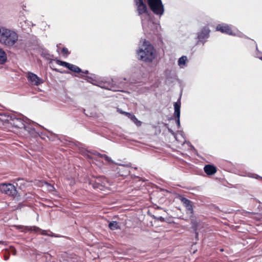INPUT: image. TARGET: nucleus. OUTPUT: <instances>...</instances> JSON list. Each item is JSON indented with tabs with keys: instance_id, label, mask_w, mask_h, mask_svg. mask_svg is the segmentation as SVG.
Returning a JSON list of instances; mask_svg holds the SVG:
<instances>
[{
	"instance_id": "nucleus-8",
	"label": "nucleus",
	"mask_w": 262,
	"mask_h": 262,
	"mask_svg": "<svg viewBox=\"0 0 262 262\" xmlns=\"http://www.w3.org/2000/svg\"><path fill=\"white\" fill-rule=\"evenodd\" d=\"M205 172L208 175H212L216 172V168L211 165H207L204 167Z\"/></svg>"
},
{
	"instance_id": "nucleus-13",
	"label": "nucleus",
	"mask_w": 262,
	"mask_h": 262,
	"mask_svg": "<svg viewBox=\"0 0 262 262\" xmlns=\"http://www.w3.org/2000/svg\"><path fill=\"white\" fill-rule=\"evenodd\" d=\"M68 69L75 73H80L81 72L79 68L71 63H69Z\"/></svg>"
},
{
	"instance_id": "nucleus-19",
	"label": "nucleus",
	"mask_w": 262,
	"mask_h": 262,
	"mask_svg": "<svg viewBox=\"0 0 262 262\" xmlns=\"http://www.w3.org/2000/svg\"><path fill=\"white\" fill-rule=\"evenodd\" d=\"M56 62L57 64L62 67H64L67 68H68V67L69 66V63L66 62L65 61H62L59 60H57L56 61Z\"/></svg>"
},
{
	"instance_id": "nucleus-17",
	"label": "nucleus",
	"mask_w": 262,
	"mask_h": 262,
	"mask_svg": "<svg viewBox=\"0 0 262 262\" xmlns=\"http://www.w3.org/2000/svg\"><path fill=\"white\" fill-rule=\"evenodd\" d=\"M14 124L17 127H22L24 126L22 121L19 119L14 120Z\"/></svg>"
},
{
	"instance_id": "nucleus-7",
	"label": "nucleus",
	"mask_w": 262,
	"mask_h": 262,
	"mask_svg": "<svg viewBox=\"0 0 262 262\" xmlns=\"http://www.w3.org/2000/svg\"><path fill=\"white\" fill-rule=\"evenodd\" d=\"M216 30L220 31L222 33L232 34V31L229 27L227 25H220L217 26Z\"/></svg>"
},
{
	"instance_id": "nucleus-16",
	"label": "nucleus",
	"mask_w": 262,
	"mask_h": 262,
	"mask_svg": "<svg viewBox=\"0 0 262 262\" xmlns=\"http://www.w3.org/2000/svg\"><path fill=\"white\" fill-rule=\"evenodd\" d=\"M109 227L112 230H116L119 228V225L116 222H112L109 224Z\"/></svg>"
},
{
	"instance_id": "nucleus-10",
	"label": "nucleus",
	"mask_w": 262,
	"mask_h": 262,
	"mask_svg": "<svg viewBox=\"0 0 262 262\" xmlns=\"http://www.w3.org/2000/svg\"><path fill=\"white\" fill-rule=\"evenodd\" d=\"M133 122H134L137 126H140L142 124V122L141 121L139 120L137 118L135 117V116L127 113H124Z\"/></svg>"
},
{
	"instance_id": "nucleus-6",
	"label": "nucleus",
	"mask_w": 262,
	"mask_h": 262,
	"mask_svg": "<svg viewBox=\"0 0 262 262\" xmlns=\"http://www.w3.org/2000/svg\"><path fill=\"white\" fill-rule=\"evenodd\" d=\"M178 199L181 202V203L185 207L187 210V213L190 214H192V206L190 202L182 196H179Z\"/></svg>"
},
{
	"instance_id": "nucleus-18",
	"label": "nucleus",
	"mask_w": 262,
	"mask_h": 262,
	"mask_svg": "<svg viewBox=\"0 0 262 262\" xmlns=\"http://www.w3.org/2000/svg\"><path fill=\"white\" fill-rule=\"evenodd\" d=\"M42 186L44 187L45 189H47V190L49 191H52L54 189L53 186L47 183H44Z\"/></svg>"
},
{
	"instance_id": "nucleus-12",
	"label": "nucleus",
	"mask_w": 262,
	"mask_h": 262,
	"mask_svg": "<svg viewBox=\"0 0 262 262\" xmlns=\"http://www.w3.org/2000/svg\"><path fill=\"white\" fill-rule=\"evenodd\" d=\"M174 114L175 115L178 119V121H179V118L180 115V104L179 102H176L174 104Z\"/></svg>"
},
{
	"instance_id": "nucleus-3",
	"label": "nucleus",
	"mask_w": 262,
	"mask_h": 262,
	"mask_svg": "<svg viewBox=\"0 0 262 262\" xmlns=\"http://www.w3.org/2000/svg\"><path fill=\"white\" fill-rule=\"evenodd\" d=\"M151 10L157 14L161 15L164 12V7L161 1H148Z\"/></svg>"
},
{
	"instance_id": "nucleus-22",
	"label": "nucleus",
	"mask_w": 262,
	"mask_h": 262,
	"mask_svg": "<svg viewBox=\"0 0 262 262\" xmlns=\"http://www.w3.org/2000/svg\"><path fill=\"white\" fill-rule=\"evenodd\" d=\"M260 59H261V60H262V57H261V58H260Z\"/></svg>"
},
{
	"instance_id": "nucleus-14",
	"label": "nucleus",
	"mask_w": 262,
	"mask_h": 262,
	"mask_svg": "<svg viewBox=\"0 0 262 262\" xmlns=\"http://www.w3.org/2000/svg\"><path fill=\"white\" fill-rule=\"evenodd\" d=\"M138 10L140 13H144L146 10V7L143 3L142 1H139V4L138 5Z\"/></svg>"
},
{
	"instance_id": "nucleus-2",
	"label": "nucleus",
	"mask_w": 262,
	"mask_h": 262,
	"mask_svg": "<svg viewBox=\"0 0 262 262\" xmlns=\"http://www.w3.org/2000/svg\"><path fill=\"white\" fill-rule=\"evenodd\" d=\"M18 34L13 30L0 26V44L7 48H12L18 43Z\"/></svg>"
},
{
	"instance_id": "nucleus-11",
	"label": "nucleus",
	"mask_w": 262,
	"mask_h": 262,
	"mask_svg": "<svg viewBox=\"0 0 262 262\" xmlns=\"http://www.w3.org/2000/svg\"><path fill=\"white\" fill-rule=\"evenodd\" d=\"M7 61V56L5 51L0 48V64H3Z\"/></svg>"
},
{
	"instance_id": "nucleus-9",
	"label": "nucleus",
	"mask_w": 262,
	"mask_h": 262,
	"mask_svg": "<svg viewBox=\"0 0 262 262\" xmlns=\"http://www.w3.org/2000/svg\"><path fill=\"white\" fill-rule=\"evenodd\" d=\"M106 182L105 181H103V182H101V180L99 179H97L95 184L94 185V188H98L102 190H104L105 187H106L105 186Z\"/></svg>"
},
{
	"instance_id": "nucleus-21",
	"label": "nucleus",
	"mask_w": 262,
	"mask_h": 262,
	"mask_svg": "<svg viewBox=\"0 0 262 262\" xmlns=\"http://www.w3.org/2000/svg\"><path fill=\"white\" fill-rule=\"evenodd\" d=\"M104 157L106 159V160H107V161H110V159L109 158L106 156H104Z\"/></svg>"
},
{
	"instance_id": "nucleus-15",
	"label": "nucleus",
	"mask_w": 262,
	"mask_h": 262,
	"mask_svg": "<svg viewBox=\"0 0 262 262\" xmlns=\"http://www.w3.org/2000/svg\"><path fill=\"white\" fill-rule=\"evenodd\" d=\"M187 60V57L185 56L181 57L179 60V65L181 67H183L185 65Z\"/></svg>"
},
{
	"instance_id": "nucleus-1",
	"label": "nucleus",
	"mask_w": 262,
	"mask_h": 262,
	"mask_svg": "<svg viewBox=\"0 0 262 262\" xmlns=\"http://www.w3.org/2000/svg\"><path fill=\"white\" fill-rule=\"evenodd\" d=\"M138 59L143 62L150 63L157 57L156 51L151 43L146 40L141 41L137 51Z\"/></svg>"
},
{
	"instance_id": "nucleus-4",
	"label": "nucleus",
	"mask_w": 262,
	"mask_h": 262,
	"mask_svg": "<svg viewBox=\"0 0 262 262\" xmlns=\"http://www.w3.org/2000/svg\"><path fill=\"white\" fill-rule=\"evenodd\" d=\"M0 192L9 195H13L16 193V189L11 184H0Z\"/></svg>"
},
{
	"instance_id": "nucleus-20",
	"label": "nucleus",
	"mask_w": 262,
	"mask_h": 262,
	"mask_svg": "<svg viewBox=\"0 0 262 262\" xmlns=\"http://www.w3.org/2000/svg\"><path fill=\"white\" fill-rule=\"evenodd\" d=\"M62 52L65 54H68L69 53L68 50L67 48H64L62 49Z\"/></svg>"
},
{
	"instance_id": "nucleus-5",
	"label": "nucleus",
	"mask_w": 262,
	"mask_h": 262,
	"mask_svg": "<svg viewBox=\"0 0 262 262\" xmlns=\"http://www.w3.org/2000/svg\"><path fill=\"white\" fill-rule=\"evenodd\" d=\"M28 79L29 81L34 85H38L43 83V80L41 78L32 73H28Z\"/></svg>"
}]
</instances>
